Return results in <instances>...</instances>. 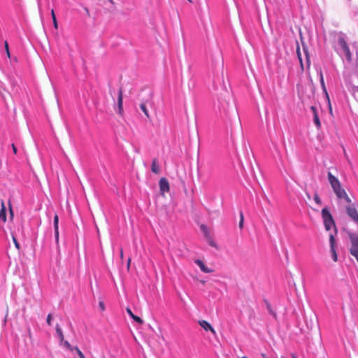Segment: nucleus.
I'll use <instances>...</instances> for the list:
<instances>
[{
	"label": "nucleus",
	"mask_w": 358,
	"mask_h": 358,
	"mask_svg": "<svg viewBox=\"0 0 358 358\" xmlns=\"http://www.w3.org/2000/svg\"><path fill=\"white\" fill-rule=\"evenodd\" d=\"M328 181L331 185V187L339 199H343L346 203H351L352 201L348 196L346 191L342 187L341 183L339 180L334 176L331 172L327 173Z\"/></svg>",
	"instance_id": "1"
},
{
	"label": "nucleus",
	"mask_w": 358,
	"mask_h": 358,
	"mask_svg": "<svg viewBox=\"0 0 358 358\" xmlns=\"http://www.w3.org/2000/svg\"><path fill=\"white\" fill-rule=\"evenodd\" d=\"M322 217L323 219L325 229L329 231L332 227L334 228L335 233L337 232L336 224L331 214L327 208L322 210Z\"/></svg>",
	"instance_id": "2"
},
{
	"label": "nucleus",
	"mask_w": 358,
	"mask_h": 358,
	"mask_svg": "<svg viewBox=\"0 0 358 358\" xmlns=\"http://www.w3.org/2000/svg\"><path fill=\"white\" fill-rule=\"evenodd\" d=\"M351 241V248L350 249V254L355 258L358 257V236L353 233L349 234Z\"/></svg>",
	"instance_id": "3"
},
{
	"label": "nucleus",
	"mask_w": 358,
	"mask_h": 358,
	"mask_svg": "<svg viewBox=\"0 0 358 358\" xmlns=\"http://www.w3.org/2000/svg\"><path fill=\"white\" fill-rule=\"evenodd\" d=\"M346 207L348 215L355 222H358V211L354 204H351Z\"/></svg>",
	"instance_id": "4"
},
{
	"label": "nucleus",
	"mask_w": 358,
	"mask_h": 358,
	"mask_svg": "<svg viewBox=\"0 0 358 358\" xmlns=\"http://www.w3.org/2000/svg\"><path fill=\"white\" fill-rule=\"evenodd\" d=\"M338 43L341 46L347 59L349 61L351 60V52H350V48L348 46L347 43L345 42V39L342 37L338 39Z\"/></svg>",
	"instance_id": "5"
},
{
	"label": "nucleus",
	"mask_w": 358,
	"mask_h": 358,
	"mask_svg": "<svg viewBox=\"0 0 358 358\" xmlns=\"http://www.w3.org/2000/svg\"><path fill=\"white\" fill-rule=\"evenodd\" d=\"M117 113L120 115H122L124 113L123 110V90L122 88H120L118 90V97H117Z\"/></svg>",
	"instance_id": "6"
},
{
	"label": "nucleus",
	"mask_w": 358,
	"mask_h": 358,
	"mask_svg": "<svg viewBox=\"0 0 358 358\" xmlns=\"http://www.w3.org/2000/svg\"><path fill=\"white\" fill-rule=\"evenodd\" d=\"M160 192L164 195L166 192H168L170 189L169 183L166 178H162L159 182Z\"/></svg>",
	"instance_id": "7"
},
{
	"label": "nucleus",
	"mask_w": 358,
	"mask_h": 358,
	"mask_svg": "<svg viewBox=\"0 0 358 358\" xmlns=\"http://www.w3.org/2000/svg\"><path fill=\"white\" fill-rule=\"evenodd\" d=\"M329 242H330V247H331V252L332 254V259L334 262L337 261V254L335 248V238L334 235L333 234H330L329 235Z\"/></svg>",
	"instance_id": "8"
},
{
	"label": "nucleus",
	"mask_w": 358,
	"mask_h": 358,
	"mask_svg": "<svg viewBox=\"0 0 358 358\" xmlns=\"http://www.w3.org/2000/svg\"><path fill=\"white\" fill-rule=\"evenodd\" d=\"M199 324L205 331H210L214 336H216L215 330L208 321L200 320L199 321Z\"/></svg>",
	"instance_id": "9"
},
{
	"label": "nucleus",
	"mask_w": 358,
	"mask_h": 358,
	"mask_svg": "<svg viewBox=\"0 0 358 358\" xmlns=\"http://www.w3.org/2000/svg\"><path fill=\"white\" fill-rule=\"evenodd\" d=\"M53 222H54L55 241H56V243L58 245L59 244V227H58L59 217L57 214H55L54 216Z\"/></svg>",
	"instance_id": "10"
},
{
	"label": "nucleus",
	"mask_w": 358,
	"mask_h": 358,
	"mask_svg": "<svg viewBox=\"0 0 358 358\" xmlns=\"http://www.w3.org/2000/svg\"><path fill=\"white\" fill-rule=\"evenodd\" d=\"M195 264H197L199 266L200 269L206 273H210L213 272V270L206 266L204 263L200 259L195 260Z\"/></svg>",
	"instance_id": "11"
},
{
	"label": "nucleus",
	"mask_w": 358,
	"mask_h": 358,
	"mask_svg": "<svg viewBox=\"0 0 358 358\" xmlns=\"http://www.w3.org/2000/svg\"><path fill=\"white\" fill-rule=\"evenodd\" d=\"M303 55H304V57H305V59H306L307 69H310V54H309V51H308V48L306 46H305L304 45H303Z\"/></svg>",
	"instance_id": "12"
},
{
	"label": "nucleus",
	"mask_w": 358,
	"mask_h": 358,
	"mask_svg": "<svg viewBox=\"0 0 358 358\" xmlns=\"http://www.w3.org/2000/svg\"><path fill=\"white\" fill-rule=\"evenodd\" d=\"M0 220H1L3 222L6 221V209L3 201H1V208L0 210Z\"/></svg>",
	"instance_id": "13"
},
{
	"label": "nucleus",
	"mask_w": 358,
	"mask_h": 358,
	"mask_svg": "<svg viewBox=\"0 0 358 358\" xmlns=\"http://www.w3.org/2000/svg\"><path fill=\"white\" fill-rule=\"evenodd\" d=\"M151 170L155 174H159L160 172V169L157 164V160L156 158L152 159Z\"/></svg>",
	"instance_id": "14"
},
{
	"label": "nucleus",
	"mask_w": 358,
	"mask_h": 358,
	"mask_svg": "<svg viewBox=\"0 0 358 358\" xmlns=\"http://www.w3.org/2000/svg\"><path fill=\"white\" fill-rule=\"evenodd\" d=\"M296 54H297V57H298V59H299V62H300L301 71H304V66H303V64L302 55H301L300 47H299V45L298 43H297V46H296Z\"/></svg>",
	"instance_id": "15"
},
{
	"label": "nucleus",
	"mask_w": 358,
	"mask_h": 358,
	"mask_svg": "<svg viewBox=\"0 0 358 358\" xmlns=\"http://www.w3.org/2000/svg\"><path fill=\"white\" fill-rule=\"evenodd\" d=\"M55 329H56V332L58 335V337L60 340V342L62 343L64 340V334H63L62 328L59 324H56Z\"/></svg>",
	"instance_id": "16"
},
{
	"label": "nucleus",
	"mask_w": 358,
	"mask_h": 358,
	"mask_svg": "<svg viewBox=\"0 0 358 358\" xmlns=\"http://www.w3.org/2000/svg\"><path fill=\"white\" fill-rule=\"evenodd\" d=\"M140 108H141V110L143 112V113L145 114V115L148 118H150V115H149V113H148V110L147 109L145 103H141V105H140Z\"/></svg>",
	"instance_id": "17"
},
{
	"label": "nucleus",
	"mask_w": 358,
	"mask_h": 358,
	"mask_svg": "<svg viewBox=\"0 0 358 358\" xmlns=\"http://www.w3.org/2000/svg\"><path fill=\"white\" fill-rule=\"evenodd\" d=\"M322 85V87L324 92L326 94V96H327V101H328V103H329V111H330V113H331L332 112L331 106V103H330V99H329L328 93H327V90H326L325 84L324 83L323 85Z\"/></svg>",
	"instance_id": "18"
},
{
	"label": "nucleus",
	"mask_w": 358,
	"mask_h": 358,
	"mask_svg": "<svg viewBox=\"0 0 358 358\" xmlns=\"http://www.w3.org/2000/svg\"><path fill=\"white\" fill-rule=\"evenodd\" d=\"M313 121L317 129H320L321 123L318 115H314Z\"/></svg>",
	"instance_id": "19"
},
{
	"label": "nucleus",
	"mask_w": 358,
	"mask_h": 358,
	"mask_svg": "<svg viewBox=\"0 0 358 358\" xmlns=\"http://www.w3.org/2000/svg\"><path fill=\"white\" fill-rule=\"evenodd\" d=\"M4 48H5V50H6L7 57L8 58H10V53L9 46H8V43L7 41H4Z\"/></svg>",
	"instance_id": "20"
},
{
	"label": "nucleus",
	"mask_w": 358,
	"mask_h": 358,
	"mask_svg": "<svg viewBox=\"0 0 358 358\" xmlns=\"http://www.w3.org/2000/svg\"><path fill=\"white\" fill-rule=\"evenodd\" d=\"M243 222H244V217H243V213L241 212V215H240V222L238 224V227L241 229H242L243 227Z\"/></svg>",
	"instance_id": "21"
},
{
	"label": "nucleus",
	"mask_w": 358,
	"mask_h": 358,
	"mask_svg": "<svg viewBox=\"0 0 358 358\" xmlns=\"http://www.w3.org/2000/svg\"><path fill=\"white\" fill-rule=\"evenodd\" d=\"M9 218L10 220H13L14 218V212L10 203H9Z\"/></svg>",
	"instance_id": "22"
},
{
	"label": "nucleus",
	"mask_w": 358,
	"mask_h": 358,
	"mask_svg": "<svg viewBox=\"0 0 358 358\" xmlns=\"http://www.w3.org/2000/svg\"><path fill=\"white\" fill-rule=\"evenodd\" d=\"M314 201H315V203L317 204L320 205L322 203L321 199H320L319 195L317 194V193H315L314 194Z\"/></svg>",
	"instance_id": "23"
},
{
	"label": "nucleus",
	"mask_w": 358,
	"mask_h": 358,
	"mask_svg": "<svg viewBox=\"0 0 358 358\" xmlns=\"http://www.w3.org/2000/svg\"><path fill=\"white\" fill-rule=\"evenodd\" d=\"M132 319L140 324H143V320L138 316L134 315Z\"/></svg>",
	"instance_id": "24"
},
{
	"label": "nucleus",
	"mask_w": 358,
	"mask_h": 358,
	"mask_svg": "<svg viewBox=\"0 0 358 358\" xmlns=\"http://www.w3.org/2000/svg\"><path fill=\"white\" fill-rule=\"evenodd\" d=\"M12 238H13V241L16 248L17 250H20V243H18V241H17V238H15V236L13 235L12 236Z\"/></svg>",
	"instance_id": "25"
},
{
	"label": "nucleus",
	"mask_w": 358,
	"mask_h": 358,
	"mask_svg": "<svg viewBox=\"0 0 358 358\" xmlns=\"http://www.w3.org/2000/svg\"><path fill=\"white\" fill-rule=\"evenodd\" d=\"M52 314L49 313L47 316V320H46L47 324L49 326L52 325Z\"/></svg>",
	"instance_id": "26"
},
{
	"label": "nucleus",
	"mask_w": 358,
	"mask_h": 358,
	"mask_svg": "<svg viewBox=\"0 0 358 358\" xmlns=\"http://www.w3.org/2000/svg\"><path fill=\"white\" fill-rule=\"evenodd\" d=\"M63 343H64V345L66 348H68V349H69V350H73V348H72V347H71V344H70L67 341H63Z\"/></svg>",
	"instance_id": "27"
},
{
	"label": "nucleus",
	"mask_w": 358,
	"mask_h": 358,
	"mask_svg": "<svg viewBox=\"0 0 358 358\" xmlns=\"http://www.w3.org/2000/svg\"><path fill=\"white\" fill-rule=\"evenodd\" d=\"M75 350H76L78 356L80 358H85V355H83V353L78 349V348L76 347L75 348Z\"/></svg>",
	"instance_id": "28"
},
{
	"label": "nucleus",
	"mask_w": 358,
	"mask_h": 358,
	"mask_svg": "<svg viewBox=\"0 0 358 358\" xmlns=\"http://www.w3.org/2000/svg\"><path fill=\"white\" fill-rule=\"evenodd\" d=\"M99 308L101 309V311H104L105 310V305H104V303L103 301H100L99 302Z\"/></svg>",
	"instance_id": "29"
},
{
	"label": "nucleus",
	"mask_w": 358,
	"mask_h": 358,
	"mask_svg": "<svg viewBox=\"0 0 358 358\" xmlns=\"http://www.w3.org/2000/svg\"><path fill=\"white\" fill-rule=\"evenodd\" d=\"M52 22H53L54 27L56 29H58V22H57L56 17H52Z\"/></svg>",
	"instance_id": "30"
},
{
	"label": "nucleus",
	"mask_w": 358,
	"mask_h": 358,
	"mask_svg": "<svg viewBox=\"0 0 358 358\" xmlns=\"http://www.w3.org/2000/svg\"><path fill=\"white\" fill-rule=\"evenodd\" d=\"M320 80L321 85H323L324 83V78H323V73L322 70L320 71Z\"/></svg>",
	"instance_id": "31"
},
{
	"label": "nucleus",
	"mask_w": 358,
	"mask_h": 358,
	"mask_svg": "<svg viewBox=\"0 0 358 358\" xmlns=\"http://www.w3.org/2000/svg\"><path fill=\"white\" fill-rule=\"evenodd\" d=\"M310 110H312V112L313 113V116L314 115H318L317 112V109H316V108L315 106H311L310 107Z\"/></svg>",
	"instance_id": "32"
},
{
	"label": "nucleus",
	"mask_w": 358,
	"mask_h": 358,
	"mask_svg": "<svg viewBox=\"0 0 358 358\" xmlns=\"http://www.w3.org/2000/svg\"><path fill=\"white\" fill-rule=\"evenodd\" d=\"M310 110H312V112L313 113V116L314 115H318L317 112V109H316V108L315 106H311L310 107Z\"/></svg>",
	"instance_id": "33"
},
{
	"label": "nucleus",
	"mask_w": 358,
	"mask_h": 358,
	"mask_svg": "<svg viewBox=\"0 0 358 358\" xmlns=\"http://www.w3.org/2000/svg\"><path fill=\"white\" fill-rule=\"evenodd\" d=\"M126 310L127 312V313L130 315V317L132 318L135 315L132 313V311L131 310V309L129 308H126Z\"/></svg>",
	"instance_id": "34"
},
{
	"label": "nucleus",
	"mask_w": 358,
	"mask_h": 358,
	"mask_svg": "<svg viewBox=\"0 0 358 358\" xmlns=\"http://www.w3.org/2000/svg\"><path fill=\"white\" fill-rule=\"evenodd\" d=\"M268 310L270 314L273 315L274 317L276 316L275 313L272 310L270 305H268Z\"/></svg>",
	"instance_id": "35"
},
{
	"label": "nucleus",
	"mask_w": 358,
	"mask_h": 358,
	"mask_svg": "<svg viewBox=\"0 0 358 358\" xmlns=\"http://www.w3.org/2000/svg\"><path fill=\"white\" fill-rule=\"evenodd\" d=\"M84 10H85V13H86L87 16L88 17H90V10H89L88 8L85 7V8H84Z\"/></svg>",
	"instance_id": "36"
},
{
	"label": "nucleus",
	"mask_w": 358,
	"mask_h": 358,
	"mask_svg": "<svg viewBox=\"0 0 358 358\" xmlns=\"http://www.w3.org/2000/svg\"><path fill=\"white\" fill-rule=\"evenodd\" d=\"M131 258L129 257L128 259H127V270H129V268H130V264H131Z\"/></svg>",
	"instance_id": "37"
},
{
	"label": "nucleus",
	"mask_w": 358,
	"mask_h": 358,
	"mask_svg": "<svg viewBox=\"0 0 358 358\" xmlns=\"http://www.w3.org/2000/svg\"><path fill=\"white\" fill-rule=\"evenodd\" d=\"M11 146H12V148H13V150L14 154H17V148H16V147H15V144H13H13L11 145Z\"/></svg>",
	"instance_id": "38"
},
{
	"label": "nucleus",
	"mask_w": 358,
	"mask_h": 358,
	"mask_svg": "<svg viewBox=\"0 0 358 358\" xmlns=\"http://www.w3.org/2000/svg\"><path fill=\"white\" fill-rule=\"evenodd\" d=\"M51 17H52V18L56 17L55 11H54L53 9L51 10Z\"/></svg>",
	"instance_id": "39"
},
{
	"label": "nucleus",
	"mask_w": 358,
	"mask_h": 358,
	"mask_svg": "<svg viewBox=\"0 0 358 358\" xmlns=\"http://www.w3.org/2000/svg\"><path fill=\"white\" fill-rule=\"evenodd\" d=\"M123 257H124L123 250L121 248L120 249V258H121V259H123Z\"/></svg>",
	"instance_id": "40"
},
{
	"label": "nucleus",
	"mask_w": 358,
	"mask_h": 358,
	"mask_svg": "<svg viewBox=\"0 0 358 358\" xmlns=\"http://www.w3.org/2000/svg\"><path fill=\"white\" fill-rule=\"evenodd\" d=\"M292 358H297L296 355L294 353L291 355Z\"/></svg>",
	"instance_id": "41"
},
{
	"label": "nucleus",
	"mask_w": 358,
	"mask_h": 358,
	"mask_svg": "<svg viewBox=\"0 0 358 358\" xmlns=\"http://www.w3.org/2000/svg\"><path fill=\"white\" fill-rule=\"evenodd\" d=\"M261 355L263 358H268L264 353H262Z\"/></svg>",
	"instance_id": "42"
},
{
	"label": "nucleus",
	"mask_w": 358,
	"mask_h": 358,
	"mask_svg": "<svg viewBox=\"0 0 358 358\" xmlns=\"http://www.w3.org/2000/svg\"><path fill=\"white\" fill-rule=\"evenodd\" d=\"M111 4L114 5L115 2L113 0H108Z\"/></svg>",
	"instance_id": "43"
},
{
	"label": "nucleus",
	"mask_w": 358,
	"mask_h": 358,
	"mask_svg": "<svg viewBox=\"0 0 358 358\" xmlns=\"http://www.w3.org/2000/svg\"><path fill=\"white\" fill-rule=\"evenodd\" d=\"M187 1H188L189 2H190V3H192V0H187Z\"/></svg>",
	"instance_id": "44"
},
{
	"label": "nucleus",
	"mask_w": 358,
	"mask_h": 358,
	"mask_svg": "<svg viewBox=\"0 0 358 358\" xmlns=\"http://www.w3.org/2000/svg\"><path fill=\"white\" fill-rule=\"evenodd\" d=\"M242 358H248V357H245V356H243Z\"/></svg>",
	"instance_id": "45"
},
{
	"label": "nucleus",
	"mask_w": 358,
	"mask_h": 358,
	"mask_svg": "<svg viewBox=\"0 0 358 358\" xmlns=\"http://www.w3.org/2000/svg\"><path fill=\"white\" fill-rule=\"evenodd\" d=\"M356 259H357V262H358V257H356Z\"/></svg>",
	"instance_id": "46"
},
{
	"label": "nucleus",
	"mask_w": 358,
	"mask_h": 358,
	"mask_svg": "<svg viewBox=\"0 0 358 358\" xmlns=\"http://www.w3.org/2000/svg\"><path fill=\"white\" fill-rule=\"evenodd\" d=\"M281 358H285L284 357H281Z\"/></svg>",
	"instance_id": "47"
}]
</instances>
